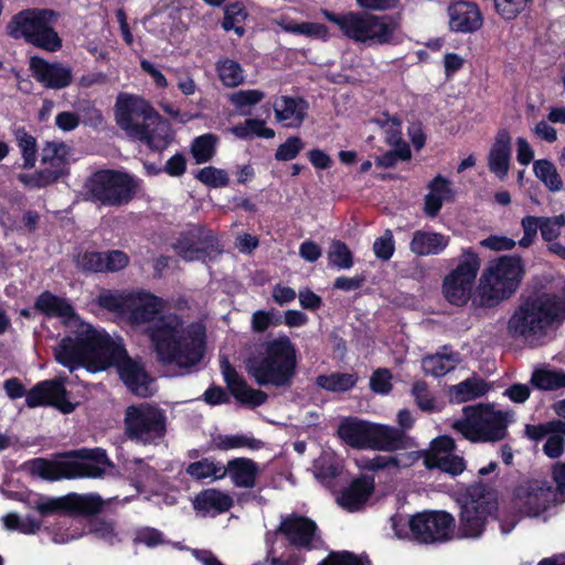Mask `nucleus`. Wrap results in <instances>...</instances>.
Returning <instances> with one entry per match:
<instances>
[{
	"mask_svg": "<svg viewBox=\"0 0 565 565\" xmlns=\"http://www.w3.org/2000/svg\"><path fill=\"white\" fill-rule=\"evenodd\" d=\"M35 307L50 317L60 318L68 328V334L54 348L60 364L71 372L84 367L93 373L115 366L134 394L141 397L152 394L151 379L138 361L127 355L120 338L81 320L65 299L50 292H43Z\"/></svg>",
	"mask_w": 565,
	"mask_h": 565,
	"instance_id": "f257e3e1",
	"label": "nucleus"
},
{
	"mask_svg": "<svg viewBox=\"0 0 565 565\" xmlns=\"http://www.w3.org/2000/svg\"><path fill=\"white\" fill-rule=\"evenodd\" d=\"M164 308L166 301L150 292H130L127 318L147 333L160 362L189 370L203 356L205 329L175 313H164Z\"/></svg>",
	"mask_w": 565,
	"mask_h": 565,
	"instance_id": "f03ea898",
	"label": "nucleus"
},
{
	"mask_svg": "<svg viewBox=\"0 0 565 565\" xmlns=\"http://www.w3.org/2000/svg\"><path fill=\"white\" fill-rule=\"evenodd\" d=\"M565 319V279L556 277L525 297L508 321V333L530 347L545 344Z\"/></svg>",
	"mask_w": 565,
	"mask_h": 565,
	"instance_id": "7ed1b4c3",
	"label": "nucleus"
},
{
	"mask_svg": "<svg viewBox=\"0 0 565 565\" xmlns=\"http://www.w3.org/2000/svg\"><path fill=\"white\" fill-rule=\"evenodd\" d=\"M117 125L132 139L153 150H162L172 140V130L150 104L141 97L120 94L115 105Z\"/></svg>",
	"mask_w": 565,
	"mask_h": 565,
	"instance_id": "20e7f679",
	"label": "nucleus"
},
{
	"mask_svg": "<svg viewBox=\"0 0 565 565\" xmlns=\"http://www.w3.org/2000/svg\"><path fill=\"white\" fill-rule=\"evenodd\" d=\"M109 467L107 455L100 448L63 452L52 459L35 458L23 465L29 475L46 481L102 478Z\"/></svg>",
	"mask_w": 565,
	"mask_h": 565,
	"instance_id": "39448f33",
	"label": "nucleus"
},
{
	"mask_svg": "<svg viewBox=\"0 0 565 565\" xmlns=\"http://www.w3.org/2000/svg\"><path fill=\"white\" fill-rule=\"evenodd\" d=\"M297 351L286 335L265 342L247 360L246 369L259 385L289 386L296 373Z\"/></svg>",
	"mask_w": 565,
	"mask_h": 565,
	"instance_id": "423d86ee",
	"label": "nucleus"
},
{
	"mask_svg": "<svg viewBox=\"0 0 565 565\" xmlns=\"http://www.w3.org/2000/svg\"><path fill=\"white\" fill-rule=\"evenodd\" d=\"M524 275V264L518 256H501L482 270L473 296V305L492 308L511 298Z\"/></svg>",
	"mask_w": 565,
	"mask_h": 565,
	"instance_id": "0eeeda50",
	"label": "nucleus"
},
{
	"mask_svg": "<svg viewBox=\"0 0 565 565\" xmlns=\"http://www.w3.org/2000/svg\"><path fill=\"white\" fill-rule=\"evenodd\" d=\"M324 17L334 23L350 40L367 46L396 44L402 41L399 23L390 15H374L365 12L334 14L323 11Z\"/></svg>",
	"mask_w": 565,
	"mask_h": 565,
	"instance_id": "6e6552de",
	"label": "nucleus"
},
{
	"mask_svg": "<svg viewBox=\"0 0 565 565\" xmlns=\"http://www.w3.org/2000/svg\"><path fill=\"white\" fill-rule=\"evenodd\" d=\"M512 414L480 404L463 407V417L452 423V428L473 443L498 441L505 437L507 424Z\"/></svg>",
	"mask_w": 565,
	"mask_h": 565,
	"instance_id": "1a4fd4ad",
	"label": "nucleus"
},
{
	"mask_svg": "<svg viewBox=\"0 0 565 565\" xmlns=\"http://www.w3.org/2000/svg\"><path fill=\"white\" fill-rule=\"evenodd\" d=\"M460 513L457 533L462 539L480 537L498 509L495 494L484 486L470 487L459 500Z\"/></svg>",
	"mask_w": 565,
	"mask_h": 565,
	"instance_id": "9d476101",
	"label": "nucleus"
},
{
	"mask_svg": "<svg viewBox=\"0 0 565 565\" xmlns=\"http://www.w3.org/2000/svg\"><path fill=\"white\" fill-rule=\"evenodd\" d=\"M55 13L47 9H30L18 13L9 24V33L13 38H24L33 45L56 51L61 47V39L52 24Z\"/></svg>",
	"mask_w": 565,
	"mask_h": 565,
	"instance_id": "9b49d317",
	"label": "nucleus"
},
{
	"mask_svg": "<svg viewBox=\"0 0 565 565\" xmlns=\"http://www.w3.org/2000/svg\"><path fill=\"white\" fill-rule=\"evenodd\" d=\"M480 265L477 253L470 248L462 250L457 265L443 280V295L449 303L461 307L470 299L473 300L472 291Z\"/></svg>",
	"mask_w": 565,
	"mask_h": 565,
	"instance_id": "f8f14e48",
	"label": "nucleus"
},
{
	"mask_svg": "<svg viewBox=\"0 0 565 565\" xmlns=\"http://www.w3.org/2000/svg\"><path fill=\"white\" fill-rule=\"evenodd\" d=\"M164 412L150 404L127 407L125 413V434L142 445L159 443L166 434Z\"/></svg>",
	"mask_w": 565,
	"mask_h": 565,
	"instance_id": "ddd939ff",
	"label": "nucleus"
},
{
	"mask_svg": "<svg viewBox=\"0 0 565 565\" xmlns=\"http://www.w3.org/2000/svg\"><path fill=\"white\" fill-rule=\"evenodd\" d=\"M87 186L96 201L105 205H122L134 198L138 182L127 173L107 170L95 173Z\"/></svg>",
	"mask_w": 565,
	"mask_h": 565,
	"instance_id": "4468645a",
	"label": "nucleus"
},
{
	"mask_svg": "<svg viewBox=\"0 0 565 565\" xmlns=\"http://www.w3.org/2000/svg\"><path fill=\"white\" fill-rule=\"evenodd\" d=\"M563 500L557 490L544 480H532L520 484L514 493V505L519 512L529 518L545 515Z\"/></svg>",
	"mask_w": 565,
	"mask_h": 565,
	"instance_id": "2eb2a0df",
	"label": "nucleus"
},
{
	"mask_svg": "<svg viewBox=\"0 0 565 565\" xmlns=\"http://www.w3.org/2000/svg\"><path fill=\"white\" fill-rule=\"evenodd\" d=\"M173 249L188 262H204L220 253L211 232L199 227L181 233L173 244Z\"/></svg>",
	"mask_w": 565,
	"mask_h": 565,
	"instance_id": "dca6fc26",
	"label": "nucleus"
},
{
	"mask_svg": "<svg viewBox=\"0 0 565 565\" xmlns=\"http://www.w3.org/2000/svg\"><path fill=\"white\" fill-rule=\"evenodd\" d=\"M455 525L451 514L445 511H424L415 514V541L443 542L450 537Z\"/></svg>",
	"mask_w": 565,
	"mask_h": 565,
	"instance_id": "f3484780",
	"label": "nucleus"
},
{
	"mask_svg": "<svg viewBox=\"0 0 565 565\" xmlns=\"http://www.w3.org/2000/svg\"><path fill=\"white\" fill-rule=\"evenodd\" d=\"M25 402L29 407L52 405L64 414H70L75 408L74 404L66 399L65 384L62 379L39 383L28 392Z\"/></svg>",
	"mask_w": 565,
	"mask_h": 565,
	"instance_id": "a211bd4d",
	"label": "nucleus"
},
{
	"mask_svg": "<svg viewBox=\"0 0 565 565\" xmlns=\"http://www.w3.org/2000/svg\"><path fill=\"white\" fill-rule=\"evenodd\" d=\"M103 507V500L97 494L71 493L57 499H45L36 503V509L42 513H51L65 510L82 514L97 513Z\"/></svg>",
	"mask_w": 565,
	"mask_h": 565,
	"instance_id": "6ab92c4d",
	"label": "nucleus"
},
{
	"mask_svg": "<svg viewBox=\"0 0 565 565\" xmlns=\"http://www.w3.org/2000/svg\"><path fill=\"white\" fill-rule=\"evenodd\" d=\"M455 441L448 436L436 438L425 457L427 468H438L441 471L457 476L465 469L463 458L454 454Z\"/></svg>",
	"mask_w": 565,
	"mask_h": 565,
	"instance_id": "aec40b11",
	"label": "nucleus"
},
{
	"mask_svg": "<svg viewBox=\"0 0 565 565\" xmlns=\"http://www.w3.org/2000/svg\"><path fill=\"white\" fill-rule=\"evenodd\" d=\"M33 77L46 88L61 89L72 82V71L61 63H50L41 57L30 58Z\"/></svg>",
	"mask_w": 565,
	"mask_h": 565,
	"instance_id": "412c9836",
	"label": "nucleus"
},
{
	"mask_svg": "<svg viewBox=\"0 0 565 565\" xmlns=\"http://www.w3.org/2000/svg\"><path fill=\"white\" fill-rule=\"evenodd\" d=\"M221 367L228 390L238 402L253 407L259 406L266 402L267 394L247 385L227 361H222Z\"/></svg>",
	"mask_w": 565,
	"mask_h": 565,
	"instance_id": "4be33fe9",
	"label": "nucleus"
},
{
	"mask_svg": "<svg viewBox=\"0 0 565 565\" xmlns=\"http://www.w3.org/2000/svg\"><path fill=\"white\" fill-rule=\"evenodd\" d=\"M449 28L454 32L472 33L482 26L483 18L472 2L460 1L448 8Z\"/></svg>",
	"mask_w": 565,
	"mask_h": 565,
	"instance_id": "5701e85b",
	"label": "nucleus"
},
{
	"mask_svg": "<svg viewBox=\"0 0 565 565\" xmlns=\"http://www.w3.org/2000/svg\"><path fill=\"white\" fill-rule=\"evenodd\" d=\"M275 118L286 128H299L307 115L308 104L301 98L279 96L273 103Z\"/></svg>",
	"mask_w": 565,
	"mask_h": 565,
	"instance_id": "b1692460",
	"label": "nucleus"
},
{
	"mask_svg": "<svg viewBox=\"0 0 565 565\" xmlns=\"http://www.w3.org/2000/svg\"><path fill=\"white\" fill-rule=\"evenodd\" d=\"M511 161V136L507 129H500L490 148L488 156L489 170L500 180L509 172Z\"/></svg>",
	"mask_w": 565,
	"mask_h": 565,
	"instance_id": "393cba45",
	"label": "nucleus"
},
{
	"mask_svg": "<svg viewBox=\"0 0 565 565\" xmlns=\"http://www.w3.org/2000/svg\"><path fill=\"white\" fill-rule=\"evenodd\" d=\"M370 439V449L384 451L407 448L411 441L403 430L380 424H371Z\"/></svg>",
	"mask_w": 565,
	"mask_h": 565,
	"instance_id": "a878e982",
	"label": "nucleus"
},
{
	"mask_svg": "<svg viewBox=\"0 0 565 565\" xmlns=\"http://www.w3.org/2000/svg\"><path fill=\"white\" fill-rule=\"evenodd\" d=\"M374 490L372 477H360L354 479L338 497V503L348 511H356L365 504Z\"/></svg>",
	"mask_w": 565,
	"mask_h": 565,
	"instance_id": "bb28decb",
	"label": "nucleus"
},
{
	"mask_svg": "<svg viewBox=\"0 0 565 565\" xmlns=\"http://www.w3.org/2000/svg\"><path fill=\"white\" fill-rule=\"evenodd\" d=\"M424 211L428 216H436L445 202L454 200L456 190L449 179L438 174L428 183Z\"/></svg>",
	"mask_w": 565,
	"mask_h": 565,
	"instance_id": "cd10ccee",
	"label": "nucleus"
},
{
	"mask_svg": "<svg viewBox=\"0 0 565 565\" xmlns=\"http://www.w3.org/2000/svg\"><path fill=\"white\" fill-rule=\"evenodd\" d=\"M227 476L237 488L250 489L256 486L259 466L248 458H235L225 466Z\"/></svg>",
	"mask_w": 565,
	"mask_h": 565,
	"instance_id": "c85d7f7f",
	"label": "nucleus"
},
{
	"mask_svg": "<svg viewBox=\"0 0 565 565\" xmlns=\"http://www.w3.org/2000/svg\"><path fill=\"white\" fill-rule=\"evenodd\" d=\"M371 424L356 418H347L338 428L339 437L354 448H369Z\"/></svg>",
	"mask_w": 565,
	"mask_h": 565,
	"instance_id": "c756f323",
	"label": "nucleus"
},
{
	"mask_svg": "<svg viewBox=\"0 0 565 565\" xmlns=\"http://www.w3.org/2000/svg\"><path fill=\"white\" fill-rule=\"evenodd\" d=\"M233 505L230 494L217 489L201 491L193 501V507L203 514L215 515L227 511Z\"/></svg>",
	"mask_w": 565,
	"mask_h": 565,
	"instance_id": "7c9ffc66",
	"label": "nucleus"
},
{
	"mask_svg": "<svg viewBox=\"0 0 565 565\" xmlns=\"http://www.w3.org/2000/svg\"><path fill=\"white\" fill-rule=\"evenodd\" d=\"M449 237L440 233L417 231L411 242V250L416 255H438L446 249Z\"/></svg>",
	"mask_w": 565,
	"mask_h": 565,
	"instance_id": "2f4dec72",
	"label": "nucleus"
},
{
	"mask_svg": "<svg viewBox=\"0 0 565 565\" xmlns=\"http://www.w3.org/2000/svg\"><path fill=\"white\" fill-rule=\"evenodd\" d=\"M417 459L418 456L416 452H405L394 456H375L372 459H361L359 461V466L369 470L387 469L394 471L413 466Z\"/></svg>",
	"mask_w": 565,
	"mask_h": 565,
	"instance_id": "473e14b6",
	"label": "nucleus"
},
{
	"mask_svg": "<svg viewBox=\"0 0 565 565\" xmlns=\"http://www.w3.org/2000/svg\"><path fill=\"white\" fill-rule=\"evenodd\" d=\"M565 227V215L558 214L551 217H541V235L542 238L547 242V248L553 254L565 259V246L557 242V237L561 235Z\"/></svg>",
	"mask_w": 565,
	"mask_h": 565,
	"instance_id": "72a5a7b5",
	"label": "nucleus"
},
{
	"mask_svg": "<svg viewBox=\"0 0 565 565\" xmlns=\"http://www.w3.org/2000/svg\"><path fill=\"white\" fill-rule=\"evenodd\" d=\"M459 363V353L445 351L423 359L422 367L426 374L439 377L452 371Z\"/></svg>",
	"mask_w": 565,
	"mask_h": 565,
	"instance_id": "f704fd0d",
	"label": "nucleus"
},
{
	"mask_svg": "<svg viewBox=\"0 0 565 565\" xmlns=\"http://www.w3.org/2000/svg\"><path fill=\"white\" fill-rule=\"evenodd\" d=\"M186 473L195 480H221L227 476L225 466L212 458H204L190 463Z\"/></svg>",
	"mask_w": 565,
	"mask_h": 565,
	"instance_id": "c9c22d12",
	"label": "nucleus"
},
{
	"mask_svg": "<svg viewBox=\"0 0 565 565\" xmlns=\"http://www.w3.org/2000/svg\"><path fill=\"white\" fill-rule=\"evenodd\" d=\"M490 386L480 377H470L449 390L450 398L457 403L468 402L483 396Z\"/></svg>",
	"mask_w": 565,
	"mask_h": 565,
	"instance_id": "e433bc0d",
	"label": "nucleus"
},
{
	"mask_svg": "<svg viewBox=\"0 0 565 565\" xmlns=\"http://www.w3.org/2000/svg\"><path fill=\"white\" fill-rule=\"evenodd\" d=\"M531 384L542 391L565 388V371L537 369L531 376Z\"/></svg>",
	"mask_w": 565,
	"mask_h": 565,
	"instance_id": "4c0bfd02",
	"label": "nucleus"
},
{
	"mask_svg": "<svg viewBox=\"0 0 565 565\" xmlns=\"http://www.w3.org/2000/svg\"><path fill=\"white\" fill-rule=\"evenodd\" d=\"M534 175L552 192H558L563 188V181L553 162L546 159L533 162Z\"/></svg>",
	"mask_w": 565,
	"mask_h": 565,
	"instance_id": "58836bf2",
	"label": "nucleus"
},
{
	"mask_svg": "<svg viewBox=\"0 0 565 565\" xmlns=\"http://www.w3.org/2000/svg\"><path fill=\"white\" fill-rule=\"evenodd\" d=\"M231 132L239 139H250L254 137L271 139L275 137V131L271 128H267L265 121L259 119H246L244 122L232 127Z\"/></svg>",
	"mask_w": 565,
	"mask_h": 565,
	"instance_id": "ea45409f",
	"label": "nucleus"
},
{
	"mask_svg": "<svg viewBox=\"0 0 565 565\" xmlns=\"http://www.w3.org/2000/svg\"><path fill=\"white\" fill-rule=\"evenodd\" d=\"M247 18L248 12L243 3H231L225 7L222 26L224 30H233L238 36H242L245 32L244 23L247 20Z\"/></svg>",
	"mask_w": 565,
	"mask_h": 565,
	"instance_id": "a19ab883",
	"label": "nucleus"
},
{
	"mask_svg": "<svg viewBox=\"0 0 565 565\" xmlns=\"http://www.w3.org/2000/svg\"><path fill=\"white\" fill-rule=\"evenodd\" d=\"M356 383V376L351 373H331L317 377V384L330 392H345L352 388Z\"/></svg>",
	"mask_w": 565,
	"mask_h": 565,
	"instance_id": "79ce46f5",
	"label": "nucleus"
},
{
	"mask_svg": "<svg viewBox=\"0 0 565 565\" xmlns=\"http://www.w3.org/2000/svg\"><path fill=\"white\" fill-rule=\"evenodd\" d=\"M220 81L227 87H236L244 82V72L241 65L230 58H222L216 63Z\"/></svg>",
	"mask_w": 565,
	"mask_h": 565,
	"instance_id": "37998d69",
	"label": "nucleus"
},
{
	"mask_svg": "<svg viewBox=\"0 0 565 565\" xmlns=\"http://www.w3.org/2000/svg\"><path fill=\"white\" fill-rule=\"evenodd\" d=\"M276 23L281 30L294 34L318 38L326 33V30L321 24L309 22L298 23L288 17L279 18Z\"/></svg>",
	"mask_w": 565,
	"mask_h": 565,
	"instance_id": "c03bdc74",
	"label": "nucleus"
},
{
	"mask_svg": "<svg viewBox=\"0 0 565 565\" xmlns=\"http://www.w3.org/2000/svg\"><path fill=\"white\" fill-rule=\"evenodd\" d=\"M217 140L213 134H204L193 140L191 153L196 163L206 162L214 156Z\"/></svg>",
	"mask_w": 565,
	"mask_h": 565,
	"instance_id": "a18cd8bd",
	"label": "nucleus"
},
{
	"mask_svg": "<svg viewBox=\"0 0 565 565\" xmlns=\"http://www.w3.org/2000/svg\"><path fill=\"white\" fill-rule=\"evenodd\" d=\"M130 301V292L103 291L97 299L102 308L116 313L126 315Z\"/></svg>",
	"mask_w": 565,
	"mask_h": 565,
	"instance_id": "49530a36",
	"label": "nucleus"
},
{
	"mask_svg": "<svg viewBox=\"0 0 565 565\" xmlns=\"http://www.w3.org/2000/svg\"><path fill=\"white\" fill-rule=\"evenodd\" d=\"M1 520L7 530H15L23 534H34L41 527L40 521L30 516L21 519L15 513H8Z\"/></svg>",
	"mask_w": 565,
	"mask_h": 565,
	"instance_id": "de8ad7c7",
	"label": "nucleus"
},
{
	"mask_svg": "<svg viewBox=\"0 0 565 565\" xmlns=\"http://www.w3.org/2000/svg\"><path fill=\"white\" fill-rule=\"evenodd\" d=\"M212 448L218 450H231L236 448H255L256 440L243 435H217L212 438Z\"/></svg>",
	"mask_w": 565,
	"mask_h": 565,
	"instance_id": "09e8293b",
	"label": "nucleus"
},
{
	"mask_svg": "<svg viewBox=\"0 0 565 565\" xmlns=\"http://www.w3.org/2000/svg\"><path fill=\"white\" fill-rule=\"evenodd\" d=\"M18 146L22 152L24 167L31 168L36 161V141L35 138L29 135L25 130L19 129L15 132Z\"/></svg>",
	"mask_w": 565,
	"mask_h": 565,
	"instance_id": "8fccbe9b",
	"label": "nucleus"
},
{
	"mask_svg": "<svg viewBox=\"0 0 565 565\" xmlns=\"http://www.w3.org/2000/svg\"><path fill=\"white\" fill-rule=\"evenodd\" d=\"M386 135V141L390 145L405 143L402 141V121L396 116L384 114L375 120Z\"/></svg>",
	"mask_w": 565,
	"mask_h": 565,
	"instance_id": "3c124183",
	"label": "nucleus"
},
{
	"mask_svg": "<svg viewBox=\"0 0 565 565\" xmlns=\"http://www.w3.org/2000/svg\"><path fill=\"white\" fill-rule=\"evenodd\" d=\"M18 179L28 188L40 189L54 183L57 180V172H50L44 168L34 173H20Z\"/></svg>",
	"mask_w": 565,
	"mask_h": 565,
	"instance_id": "603ef678",
	"label": "nucleus"
},
{
	"mask_svg": "<svg viewBox=\"0 0 565 565\" xmlns=\"http://www.w3.org/2000/svg\"><path fill=\"white\" fill-rule=\"evenodd\" d=\"M195 178L203 184L211 188H222L228 183V175L226 171L213 166H209L199 170L195 174Z\"/></svg>",
	"mask_w": 565,
	"mask_h": 565,
	"instance_id": "864d4df0",
	"label": "nucleus"
},
{
	"mask_svg": "<svg viewBox=\"0 0 565 565\" xmlns=\"http://www.w3.org/2000/svg\"><path fill=\"white\" fill-rule=\"evenodd\" d=\"M330 263L341 269H349L353 265L352 254L349 247L340 242H332L328 254Z\"/></svg>",
	"mask_w": 565,
	"mask_h": 565,
	"instance_id": "5fc2aeb1",
	"label": "nucleus"
},
{
	"mask_svg": "<svg viewBox=\"0 0 565 565\" xmlns=\"http://www.w3.org/2000/svg\"><path fill=\"white\" fill-rule=\"evenodd\" d=\"M415 514L404 515L396 514L391 519V525L396 537L401 540H414L415 541Z\"/></svg>",
	"mask_w": 565,
	"mask_h": 565,
	"instance_id": "6e6d98bb",
	"label": "nucleus"
},
{
	"mask_svg": "<svg viewBox=\"0 0 565 565\" xmlns=\"http://www.w3.org/2000/svg\"><path fill=\"white\" fill-rule=\"evenodd\" d=\"M228 98L235 107L243 109L260 103L265 98V93L259 89H242L231 94Z\"/></svg>",
	"mask_w": 565,
	"mask_h": 565,
	"instance_id": "4d7b16f0",
	"label": "nucleus"
},
{
	"mask_svg": "<svg viewBox=\"0 0 565 565\" xmlns=\"http://www.w3.org/2000/svg\"><path fill=\"white\" fill-rule=\"evenodd\" d=\"M525 433L529 438L539 440L543 437H548L552 433H565V422L552 420L542 425H529Z\"/></svg>",
	"mask_w": 565,
	"mask_h": 565,
	"instance_id": "13d9d810",
	"label": "nucleus"
},
{
	"mask_svg": "<svg viewBox=\"0 0 565 565\" xmlns=\"http://www.w3.org/2000/svg\"><path fill=\"white\" fill-rule=\"evenodd\" d=\"M303 148L305 143L299 137H290L277 148L275 158L278 161H290L295 159Z\"/></svg>",
	"mask_w": 565,
	"mask_h": 565,
	"instance_id": "bf43d9fd",
	"label": "nucleus"
},
{
	"mask_svg": "<svg viewBox=\"0 0 565 565\" xmlns=\"http://www.w3.org/2000/svg\"><path fill=\"white\" fill-rule=\"evenodd\" d=\"M523 237L519 241L521 247H529L534 243L537 231H541V217L527 215L521 220Z\"/></svg>",
	"mask_w": 565,
	"mask_h": 565,
	"instance_id": "052dcab7",
	"label": "nucleus"
},
{
	"mask_svg": "<svg viewBox=\"0 0 565 565\" xmlns=\"http://www.w3.org/2000/svg\"><path fill=\"white\" fill-rule=\"evenodd\" d=\"M393 150L377 158V163L382 167H393L397 160H408L411 158V149L407 143L392 145Z\"/></svg>",
	"mask_w": 565,
	"mask_h": 565,
	"instance_id": "680f3d73",
	"label": "nucleus"
},
{
	"mask_svg": "<svg viewBox=\"0 0 565 565\" xmlns=\"http://www.w3.org/2000/svg\"><path fill=\"white\" fill-rule=\"evenodd\" d=\"M530 0H494L497 12L505 20L514 19Z\"/></svg>",
	"mask_w": 565,
	"mask_h": 565,
	"instance_id": "e2e57ef3",
	"label": "nucleus"
},
{
	"mask_svg": "<svg viewBox=\"0 0 565 565\" xmlns=\"http://www.w3.org/2000/svg\"><path fill=\"white\" fill-rule=\"evenodd\" d=\"M321 565H370V561L349 552L331 553Z\"/></svg>",
	"mask_w": 565,
	"mask_h": 565,
	"instance_id": "0e129e2a",
	"label": "nucleus"
},
{
	"mask_svg": "<svg viewBox=\"0 0 565 565\" xmlns=\"http://www.w3.org/2000/svg\"><path fill=\"white\" fill-rule=\"evenodd\" d=\"M104 253L86 252L76 259L78 267L84 270L99 273L104 271Z\"/></svg>",
	"mask_w": 565,
	"mask_h": 565,
	"instance_id": "69168bd1",
	"label": "nucleus"
},
{
	"mask_svg": "<svg viewBox=\"0 0 565 565\" xmlns=\"http://www.w3.org/2000/svg\"><path fill=\"white\" fill-rule=\"evenodd\" d=\"M373 250L377 258L388 260L394 253V239L391 231H386L373 244Z\"/></svg>",
	"mask_w": 565,
	"mask_h": 565,
	"instance_id": "338daca9",
	"label": "nucleus"
},
{
	"mask_svg": "<svg viewBox=\"0 0 565 565\" xmlns=\"http://www.w3.org/2000/svg\"><path fill=\"white\" fill-rule=\"evenodd\" d=\"M413 395L419 408L423 411H435L436 402L424 382H417L413 386Z\"/></svg>",
	"mask_w": 565,
	"mask_h": 565,
	"instance_id": "774afa93",
	"label": "nucleus"
}]
</instances>
